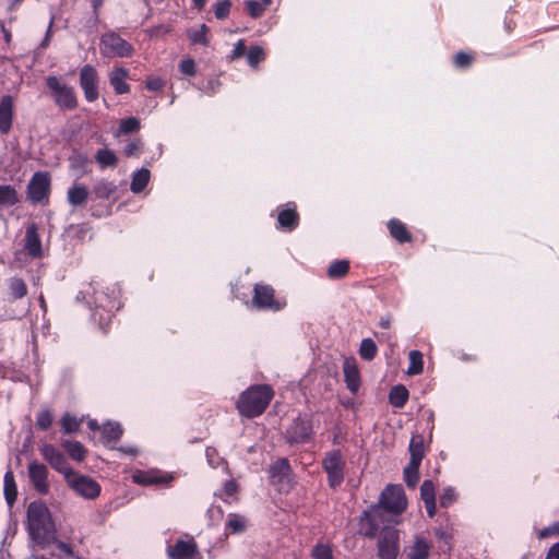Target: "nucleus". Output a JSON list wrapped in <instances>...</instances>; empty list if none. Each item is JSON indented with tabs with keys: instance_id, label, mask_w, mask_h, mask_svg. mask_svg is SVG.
<instances>
[{
	"instance_id": "nucleus-63",
	"label": "nucleus",
	"mask_w": 559,
	"mask_h": 559,
	"mask_svg": "<svg viewBox=\"0 0 559 559\" xmlns=\"http://www.w3.org/2000/svg\"><path fill=\"white\" fill-rule=\"evenodd\" d=\"M87 426L91 430L93 431H96V430H99L100 429V426L98 425L97 420L95 419H91L88 423H87Z\"/></svg>"
},
{
	"instance_id": "nucleus-58",
	"label": "nucleus",
	"mask_w": 559,
	"mask_h": 559,
	"mask_svg": "<svg viewBox=\"0 0 559 559\" xmlns=\"http://www.w3.org/2000/svg\"><path fill=\"white\" fill-rule=\"evenodd\" d=\"M237 491V485L235 481L233 480H228L225 483L224 485V492L227 495V496H233L235 495Z\"/></svg>"
},
{
	"instance_id": "nucleus-6",
	"label": "nucleus",
	"mask_w": 559,
	"mask_h": 559,
	"mask_svg": "<svg viewBox=\"0 0 559 559\" xmlns=\"http://www.w3.org/2000/svg\"><path fill=\"white\" fill-rule=\"evenodd\" d=\"M100 53L106 58H126L133 55V46L115 32L105 33L99 41Z\"/></svg>"
},
{
	"instance_id": "nucleus-46",
	"label": "nucleus",
	"mask_w": 559,
	"mask_h": 559,
	"mask_svg": "<svg viewBox=\"0 0 559 559\" xmlns=\"http://www.w3.org/2000/svg\"><path fill=\"white\" fill-rule=\"evenodd\" d=\"M52 420H53V416H52L51 412L48 409H44V411H40L36 416V426L40 430H47L48 428H50Z\"/></svg>"
},
{
	"instance_id": "nucleus-60",
	"label": "nucleus",
	"mask_w": 559,
	"mask_h": 559,
	"mask_svg": "<svg viewBox=\"0 0 559 559\" xmlns=\"http://www.w3.org/2000/svg\"><path fill=\"white\" fill-rule=\"evenodd\" d=\"M425 507H426L427 514L430 518H433L436 515V512H437L436 500L435 501L425 502Z\"/></svg>"
},
{
	"instance_id": "nucleus-14",
	"label": "nucleus",
	"mask_w": 559,
	"mask_h": 559,
	"mask_svg": "<svg viewBox=\"0 0 559 559\" xmlns=\"http://www.w3.org/2000/svg\"><path fill=\"white\" fill-rule=\"evenodd\" d=\"M98 84L99 76L96 69L91 64L84 66L80 70V86L88 103H93L99 97Z\"/></svg>"
},
{
	"instance_id": "nucleus-28",
	"label": "nucleus",
	"mask_w": 559,
	"mask_h": 559,
	"mask_svg": "<svg viewBox=\"0 0 559 559\" xmlns=\"http://www.w3.org/2000/svg\"><path fill=\"white\" fill-rule=\"evenodd\" d=\"M349 267L348 260H335L329 265L326 275L330 280H341L348 274Z\"/></svg>"
},
{
	"instance_id": "nucleus-18",
	"label": "nucleus",
	"mask_w": 559,
	"mask_h": 559,
	"mask_svg": "<svg viewBox=\"0 0 559 559\" xmlns=\"http://www.w3.org/2000/svg\"><path fill=\"white\" fill-rule=\"evenodd\" d=\"M343 371L347 389L353 394L357 393L360 386V373L354 357H347L344 359Z\"/></svg>"
},
{
	"instance_id": "nucleus-55",
	"label": "nucleus",
	"mask_w": 559,
	"mask_h": 559,
	"mask_svg": "<svg viewBox=\"0 0 559 559\" xmlns=\"http://www.w3.org/2000/svg\"><path fill=\"white\" fill-rule=\"evenodd\" d=\"M164 86L165 82L160 78H150L145 83V87L152 92L160 91Z\"/></svg>"
},
{
	"instance_id": "nucleus-36",
	"label": "nucleus",
	"mask_w": 559,
	"mask_h": 559,
	"mask_svg": "<svg viewBox=\"0 0 559 559\" xmlns=\"http://www.w3.org/2000/svg\"><path fill=\"white\" fill-rule=\"evenodd\" d=\"M95 159L103 168L115 167L118 163L116 154L108 148L98 150L95 155Z\"/></svg>"
},
{
	"instance_id": "nucleus-57",
	"label": "nucleus",
	"mask_w": 559,
	"mask_h": 559,
	"mask_svg": "<svg viewBox=\"0 0 559 559\" xmlns=\"http://www.w3.org/2000/svg\"><path fill=\"white\" fill-rule=\"evenodd\" d=\"M140 147H141V142L140 141H133V142L129 143L126 146L124 153H126L127 156L136 155L138 152L140 151Z\"/></svg>"
},
{
	"instance_id": "nucleus-64",
	"label": "nucleus",
	"mask_w": 559,
	"mask_h": 559,
	"mask_svg": "<svg viewBox=\"0 0 559 559\" xmlns=\"http://www.w3.org/2000/svg\"><path fill=\"white\" fill-rule=\"evenodd\" d=\"M94 12L97 13V10L103 5L104 0H91Z\"/></svg>"
},
{
	"instance_id": "nucleus-8",
	"label": "nucleus",
	"mask_w": 559,
	"mask_h": 559,
	"mask_svg": "<svg viewBox=\"0 0 559 559\" xmlns=\"http://www.w3.org/2000/svg\"><path fill=\"white\" fill-rule=\"evenodd\" d=\"M51 190V178L47 171H37L28 181L27 199L34 204H47Z\"/></svg>"
},
{
	"instance_id": "nucleus-49",
	"label": "nucleus",
	"mask_w": 559,
	"mask_h": 559,
	"mask_svg": "<svg viewBox=\"0 0 559 559\" xmlns=\"http://www.w3.org/2000/svg\"><path fill=\"white\" fill-rule=\"evenodd\" d=\"M420 497L424 502L436 500L435 485L431 480L427 479L421 484Z\"/></svg>"
},
{
	"instance_id": "nucleus-1",
	"label": "nucleus",
	"mask_w": 559,
	"mask_h": 559,
	"mask_svg": "<svg viewBox=\"0 0 559 559\" xmlns=\"http://www.w3.org/2000/svg\"><path fill=\"white\" fill-rule=\"evenodd\" d=\"M27 531L33 540L43 544L55 536V523L44 502L33 501L27 508Z\"/></svg>"
},
{
	"instance_id": "nucleus-44",
	"label": "nucleus",
	"mask_w": 559,
	"mask_h": 559,
	"mask_svg": "<svg viewBox=\"0 0 559 559\" xmlns=\"http://www.w3.org/2000/svg\"><path fill=\"white\" fill-rule=\"evenodd\" d=\"M264 58V50L260 46H252L247 52L248 63L253 68H257Z\"/></svg>"
},
{
	"instance_id": "nucleus-29",
	"label": "nucleus",
	"mask_w": 559,
	"mask_h": 559,
	"mask_svg": "<svg viewBox=\"0 0 559 559\" xmlns=\"http://www.w3.org/2000/svg\"><path fill=\"white\" fill-rule=\"evenodd\" d=\"M16 189L10 185H0V207H10L19 203Z\"/></svg>"
},
{
	"instance_id": "nucleus-40",
	"label": "nucleus",
	"mask_w": 559,
	"mask_h": 559,
	"mask_svg": "<svg viewBox=\"0 0 559 559\" xmlns=\"http://www.w3.org/2000/svg\"><path fill=\"white\" fill-rule=\"evenodd\" d=\"M419 466L414 463H408L404 468V479L408 487L415 488L419 480Z\"/></svg>"
},
{
	"instance_id": "nucleus-3",
	"label": "nucleus",
	"mask_w": 559,
	"mask_h": 559,
	"mask_svg": "<svg viewBox=\"0 0 559 559\" xmlns=\"http://www.w3.org/2000/svg\"><path fill=\"white\" fill-rule=\"evenodd\" d=\"M389 514L380 503L364 511L359 518V533L366 537L374 538L380 531L391 528L389 526L391 523Z\"/></svg>"
},
{
	"instance_id": "nucleus-26",
	"label": "nucleus",
	"mask_w": 559,
	"mask_h": 559,
	"mask_svg": "<svg viewBox=\"0 0 559 559\" xmlns=\"http://www.w3.org/2000/svg\"><path fill=\"white\" fill-rule=\"evenodd\" d=\"M388 228L391 236L400 243L411 242L412 235L408 231L406 225L396 218H392L388 223Z\"/></svg>"
},
{
	"instance_id": "nucleus-20",
	"label": "nucleus",
	"mask_w": 559,
	"mask_h": 559,
	"mask_svg": "<svg viewBox=\"0 0 559 559\" xmlns=\"http://www.w3.org/2000/svg\"><path fill=\"white\" fill-rule=\"evenodd\" d=\"M312 432L311 424L307 419L297 418L287 430L290 442L302 443L309 440Z\"/></svg>"
},
{
	"instance_id": "nucleus-32",
	"label": "nucleus",
	"mask_w": 559,
	"mask_h": 559,
	"mask_svg": "<svg viewBox=\"0 0 559 559\" xmlns=\"http://www.w3.org/2000/svg\"><path fill=\"white\" fill-rule=\"evenodd\" d=\"M117 190L114 182L105 179L98 180L93 186V193L96 199H109Z\"/></svg>"
},
{
	"instance_id": "nucleus-5",
	"label": "nucleus",
	"mask_w": 559,
	"mask_h": 559,
	"mask_svg": "<svg viewBox=\"0 0 559 559\" xmlns=\"http://www.w3.org/2000/svg\"><path fill=\"white\" fill-rule=\"evenodd\" d=\"M322 467L328 476L329 486L338 487L345 478L346 461L341 450L335 449L325 453Z\"/></svg>"
},
{
	"instance_id": "nucleus-16",
	"label": "nucleus",
	"mask_w": 559,
	"mask_h": 559,
	"mask_svg": "<svg viewBox=\"0 0 559 559\" xmlns=\"http://www.w3.org/2000/svg\"><path fill=\"white\" fill-rule=\"evenodd\" d=\"M14 119V99L11 95H4L0 99V134L10 133Z\"/></svg>"
},
{
	"instance_id": "nucleus-17",
	"label": "nucleus",
	"mask_w": 559,
	"mask_h": 559,
	"mask_svg": "<svg viewBox=\"0 0 559 559\" xmlns=\"http://www.w3.org/2000/svg\"><path fill=\"white\" fill-rule=\"evenodd\" d=\"M278 228L287 231L294 230L299 224V214L294 203L278 207L277 212Z\"/></svg>"
},
{
	"instance_id": "nucleus-59",
	"label": "nucleus",
	"mask_w": 559,
	"mask_h": 559,
	"mask_svg": "<svg viewBox=\"0 0 559 559\" xmlns=\"http://www.w3.org/2000/svg\"><path fill=\"white\" fill-rule=\"evenodd\" d=\"M546 559H559V543L554 544L549 548Z\"/></svg>"
},
{
	"instance_id": "nucleus-39",
	"label": "nucleus",
	"mask_w": 559,
	"mask_h": 559,
	"mask_svg": "<svg viewBox=\"0 0 559 559\" xmlns=\"http://www.w3.org/2000/svg\"><path fill=\"white\" fill-rule=\"evenodd\" d=\"M61 428H62V431L64 433H74V432H78L80 427H81V421L70 415V414H64L61 418Z\"/></svg>"
},
{
	"instance_id": "nucleus-24",
	"label": "nucleus",
	"mask_w": 559,
	"mask_h": 559,
	"mask_svg": "<svg viewBox=\"0 0 559 559\" xmlns=\"http://www.w3.org/2000/svg\"><path fill=\"white\" fill-rule=\"evenodd\" d=\"M409 463H414V465H420L423 459L425 457V442L424 437L419 433L414 435L409 442Z\"/></svg>"
},
{
	"instance_id": "nucleus-37",
	"label": "nucleus",
	"mask_w": 559,
	"mask_h": 559,
	"mask_svg": "<svg viewBox=\"0 0 559 559\" xmlns=\"http://www.w3.org/2000/svg\"><path fill=\"white\" fill-rule=\"evenodd\" d=\"M409 366L407 373L411 376L420 374L424 369L423 354L419 350H411L408 354Z\"/></svg>"
},
{
	"instance_id": "nucleus-56",
	"label": "nucleus",
	"mask_w": 559,
	"mask_h": 559,
	"mask_svg": "<svg viewBox=\"0 0 559 559\" xmlns=\"http://www.w3.org/2000/svg\"><path fill=\"white\" fill-rule=\"evenodd\" d=\"M246 51H247V47L245 45V40L243 39H240L237 41V44L235 45L234 49H233V52H231V56L230 58L233 60L235 59H239L241 58L242 56L246 55Z\"/></svg>"
},
{
	"instance_id": "nucleus-13",
	"label": "nucleus",
	"mask_w": 559,
	"mask_h": 559,
	"mask_svg": "<svg viewBox=\"0 0 559 559\" xmlns=\"http://www.w3.org/2000/svg\"><path fill=\"white\" fill-rule=\"evenodd\" d=\"M169 559H203L199 546L193 537L179 538L174 545L167 547Z\"/></svg>"
},
{
	"instance_id": "nucleus-10",
	"label": "nucleus",
	"mask_w": 559,
	"mask_h": 559,
	"mask_svg": "<svg viewBox=\"0 0 559 559\" xmlns=\"http://www.w3.org/2000/svg\"><path fill=\"white\" fill-rule=\"evenodd\" d=\"M252 304L258 309L280 311L286 306L285 299L275 298V290L266 284H255L253 288Z\"/></svg>"
},
{
	"instance_id": "nucleus-47",
	"label": "nucleus",
	"mask_w": 559,
	"mask_h": 559,
	"mask_svg": "<svg viewBox=\"0 0 559 559\" xmlns=\"http://www.w3.org/2000/svg\"><path fill=\"white\" fill-rule=\"evenodd\" d=\"M267 5L269 4H265L263 1L262 3L255 0H249L246 2V9L253 19L260 17Z\"/></svg>"
},
{
	"instance_id": "nucleus-15",
	"label": "nucleus",
	"mask_w": 559,
	"mask_h": 559,
	"mask_svg": "<svg viewBox=\"0 0 559 559\" xmlns=\"http://www.w3.org/2000/svg\"><path fill=\"white\" fill-rule=\"evenodd\" d=\"M43 459L57 472L61 473L66 477L68 472L72 468L69 466L66 456L59 451L53 444L44 443L39 448Z\"/></svg>"
},
{
	"instance_id": "nucleus-45",
	"label": "nucleus",
	"mask_w": 559,
	"mask_h": 559,
	"mask_svg": "<svg viewBox=\"0 0 559 559\" xmlns=\"http://www.w3.org/2000/svg\"><path fill=\"white\" fill-rule=\"evenodd\" d=\"M474 61V55L465 51H459L453 58L454 66L460 69H466L472 66Z\"/></svg>"
},
{
	"instance_id": "nucleus-62",
	"label": "nucleus",
	"mask_w": 559,
	"mask_h": 559,
	"mask_svg": "<svg viewBox=\"0 0 559 559\" xmlns=\"http://www.w3.org/2000/svg\"><path fill=\"white\" fill-rule=\"evenodd\" d=\"M0 26H1V31L3 33L4 40L9 44L12 38L11 32L4 27L3 23H0Z\"/></svg>"
},
{
	"instance_id": "nucleus-38",
	"label": "nucleus",
	"mask_w": 559,
	"mask_h": 559,
	"mask_svg": "<svg viewBox=\"0 0 559 559\" xmlns=\"http://www.w3.org/2000/svg\"><path fill=\"white\" fill-rule=\"evenodd\" d=\"M378 353V347L371 338H364L360 343L359 355L365 360H372Z\"/></svg>"
},
{
	"instance_id": "nucleus-7",
	"label": "nucleus",
	"mask_w": 559,
	"mask_h": 559,
	"mask_svg": "<svg viewBox=\"0 0 559 559\" xmlns=\"http://www.w3.org/2000/svg\"><path fill=\"white\" fill-rule=\"evenodd\" d=\"M64 480L69 488L85 499H96L100 493V486L95 479L74 469L67 473Z\"/></svg>"
},
{
	"instance_id": "nucleus-51",
	"label": "nucleus",
	"mask_w": 559,
	"mask_h": 559,
	"mask_svg": "<svg viewBox=\"0 0 559 559\" xmlns=\"http://www.w3.org/2000/svg\"><path fill=\"white\" fill-rule=\"evenodd\" d=\"M231 8L229 0H222L215 3L214 14L217 20H224L228 16Z\"/></svg>"
},
{
	"instance_id": "nucleus-21",
	"label": "nucleus",
	"mask_w": 559,
	"mask_h": 559,
	"mask_svg": "<svg viewBox=\"0 0 559 559\" xmlns=\"http://www.w3.org/2000/svg\"><path fill=\"white\" fill-rule=\"evenodd\" d=\"M173 479L171 476H164L158 471H135L132 475V480L142 486L159 485L168 483Z\"/></svg>"
},
{
	"instance_id": "nucleus-27",
	"label": "nucleus",
	"mask_w": 559,
	"mask_h": 559,
	"mask_svg": "<svg viewBox=\"0 0 559 559\" xmlns=\"http://www.w3.org/2000/svg\"><path fill=\"white\" fill-rule=\"evenodd\" d=\"M431 549V544L424 537L417 536L414 545L409 548L407 554L408 559H428Z\"/></svg>"
},
{
	"instance_id": "nucleus-9",
	"label": "nucleus",
	"mask_w": 559,
	"mask_h": 559,
	"mask_svg": "<svg viewBox=\"0 0 559 559\" xmlns=\"http://www.w3.org/2000/svg\"><path fill=\"white\" fill-rule=\"evenodd\" d=\"M379 503L390 514L397 515L405 511L407 499L401 485H389L381 492Z\"/></svg>"
},
{
	"instance_id": "nucleus-61",
	"label": "nucleus",
	"mask_w": 559,
	"mask_h": 559,
	"mask_svg": "<svg viewBox=\"0 0 559 559\" xmlns=\"http://www.w3.org/2000/svg\"><path fill=\"white\" fill-rule=\"evenodd\" d=\"M52 25H53V20H51L50 23H49V26H48L47 33L45 35V38H44V40L40 44L41 48H46L49 45Z\"/></svg>"
},
{
	"instance_id": "nucleus-54",
	"label": "nucleus",
	"mask_w": 559,
	"mask_h": 559,
	"mask_svg": "<svg viewBox=\"0 0 559 559\" xmlns=\"http://www.w3.org/2000/svg\"><path fill=\"white\" fill-rule=\"evenodd\" d=\"M180 71L189 76H193L195 74V63L193 59H183L179 64Z\"/></svg>"
},
{
	"instance_id": "nucleus-43",
	"label": "nucleus",
	"mask_w": 559,
	"mask_h": 559,
	"mask_svg": "<svg viewBox=\"0 0 559 559\" xmlns=\"http://www.w3.org/2000/svg\"><path fill=\"white\" fill-rule=\"evenodd\" d=\"M226 526L231 533H241L246 530V519L238 514H229Z\"/></svg>"
},
{
	"instance_id": "nucleus-41",
	"label": "nucleus",
	"mask_w": 559,
	"mask_h": 559,
	"mask_svg": "<svg viewBox=\"0 0 559 559\" xmlns=\"http://www.w3.org/2000/svg\"><path fill=\"white\" fill-rule=\"evenodd\" d=\"M313 559H334L332 546L329 544L318 543L311 552Z\"/></svg>"
},
{
	"instance_id": "nucleus-50",
	"label": "nucleus",
	"mask_w": 559,
	"mask_h": 559,
	"mask_svg": "<svg viewBox=\"0 0 559 559\" xmlns=\"http://www.w3.org/2000/svg\"><path fill=\"white\" fill-rule=\"evenodd\" d=\"M289 472V464L286 459L278 460L274 465L271 466V477L286 476Z\"/></svg>"
},
{
	"instance_id": "nucleus-2",
	"label": "nucleus",
	"mask_w": 559,
	"mask_h": 559,
	"mask_svg": "<svg viewBox=\"0 0 559 559\" xmlns=\"http://www.w3.org/2000/svg\"><path fill=\"white\" fill-rule=\"evenodd\" d=\"M273 395L274 392L267 384L252 385L239 395L236 407L240 415L253 418L265 411Z\"/></svg>"
},
{
	"instance_id": "nucleus-52",
	"label": "nucleus",
	"mask_w": 559,
	"mask_h": 559,
	"mask_svg": "<svg viewBox=\"0 0 559 559\" xmlns=\"http://www.w3.org/2000/svg\"><path fill=\"white\" fill-rule=\"evenodd\" d=\"M549 536H559V521L558 522H555L554 524L547 526V527H544L542 528L538 533H537V537L539 539H545Z\"/></svg>"
},
{
	"instance_id": "nucleus-31",
	"label": "nucleus",
	"mask_w": 559,
	"mask_h": 559,
	"mask_svg": "<svg viewBox=\"0 0 559 559\" xmlns=\"http://www.w3.org/2000/svg\"><path fill=\"white\" fill-rule=\"evenodd\" d=\"M150 170L146 168H141L136 173L133 174L130 189L133 193H140L145 189L150 181Z\"/></svg>"
},
{
	"instance_id": "nucleus-30",
	"label": "nucleus",
	"mask_w": 559,
	"mask_h": 559,
	"mask_svg": "<svg viewBox=\"0 0 559 559\" xmlns=\"http://www.w3.org/2000/svg\"><path fill=\"white\" fill-rule=\"evenodd\" d=\"M62 448L67 451L69 456L78 462H82L86 456V450L79 441L66 440L62 442Z\"/></svg>"
},
{
	"instance_id": "nucleus-11",
	"label": "nucleus",
	"mask_w": 559,
	"mask_h": 559,
	"mask_svg": "<svg viewBox=\"0 0 559 559\" xmlns=\"http://www.w3.org/2000/svg\"><path fill=\"white\" fill-rule=\"evenodd\" d=\"M380 559H396L400 554V533L396 528L381 532L377 543Z\"/></svg>"
},
{
	"instance_id": "nucleus-34",
	"label": "nucleus",
	"mask_w": 559,
	"mask_h": 559,
	"mask_svg": "<svg viewBox=\"0 0 559 559\" xmlns=\"http://www.w3.org/2000/svg\"><path fill=\"white\" fill-rule=\"evenodd\" d=\"M4 496L7 502L12 506L17 497V489L12 471H8L4 475Z\"/></svg>"
},
{
	"instance_id": "nucleus-33",
	"label": "nucleus",
	"mask_w": 559,
	"mask_h": 559,
	"mask_svg": "<svg viewBox=\"0 0 559 559\" xmlns=\"http://www.w3.org/2000/svg\"><path fill=\"white\" fill-rule=\"evenodd\" d=\"M408 400V391L404 385H395L389 394L390 404L394 407H403Z\"/></svg>"
},
{
	"instance_id": "nucleus-25",
	"label": "nucleus",
	"mask_w": 559,
	"mask_h": 559,
	"mask_svg": "<svg viewBox=\"0 0 559 559\" xmlns=\"http://www.w3.org/2000/svg\"><path fill=\"white\" fill-rule=\"evenodd\" d=\"M123 432L122 427L118 423H107L102 429V439L104 444L114 447L115 443L121 438Z\"/></svg>"
},
{
	"instance_id": "nucleus-42",
	"label": "nucleus",
	"mask_w": 559,
	"mask_h": 559,
	"mask_svg": "<svg viewBox=\"0 0 559 559\" xmlns=\"http://www.w3.org/2000/svg\"><path fill=\"white\" fill-rule=\"evenodd\" d=\"M207 31L209 29H207L206 25L202 24V25H200L199 28L189 29L188 37L193 44L206 45L207 44V38H206Z\"/></svg>"
},
{
	"instance_id": "nucleus-23",
	"label": "nucleus",
	"mask_w": 559,
	"mask_h": 559,
	"mask_svg": "<svg viewBox=\"0 0 559 559\" xmlns=\"http://www.w3.org/2000/svg\"><path fill=\"white\" fill-rule=\"evenodd\" d=\"M90 191L84 185L74 183L67 192L68 202L72 206H84L88 200Z\"/></svg>"
},
{
	"instance_id": "nucleus-35",
	"label": "nucleus",
	"mask_w": 559,
	"mask_h": 559,
	"mask_svg": "<svg viewBox=\"0 0 559 559\" xmlns=\"http://www.w3.org/2000/svg\"><path fill=\"white\" fill-rule=\"evenodd\" d=\"M8 287L13 299H21L27 295L26 283L20 277L9 278Z\"/></svg>"
},
{
	"instance_id": "nucleus-4",
	"label": "nucleus",
	"mask_w": 559,
	"mask_h": 559,
	"mask_svg": "<svg viewBox=\"0 0 559 559\" xmlns=\"http://www.w3.org/2000/svg\"><path fill=\"white\" fill-rule=\"evenodd\" d=\"M45 83L51 98L60 109L73 110L78 107V97L74 88L66 84L61 78L49 75L45 79Z\"/></svg>"
},
{
	"instance_id": "nucleus-48",
	"label": "nucleus",
	"mask_w": 559,
	"mask_h": 559,
	"mask_svg": "<svg viewBox=\"0 0 559 559\" xmlns=\"http://www.w3.org/2000/svg\"><path fill=\"white\" fill-rule=\"evenodd\" d=\"M140 128V121L134 118L130 117L127 119H122L119 124V132L123 134L132 133L138 131Z\"/></svg>"
},
{
	"instance_id": "nucleus-53",
	"label": "nucleus",
	"mask_w": 559,
	"mask_h": 559,
	"mask_svg": "<svg viewBox=\"0 0 559 559\" xmlns=\"http://www.w3.org/2000/svg\"><path fill=\"white\" fill-rule=\"evenodd\" d=\"M456 500V492L452 488H445L440 497V504L448 508Z\"/></svg>"
},
{
	"instance_id": "nucleus-19",
	"label": "nucleus",
	"mask_w": 559,
	"mask_h": 559,
	"mask_svg": "<svg viewBox=\"0 0 559 559\" xmlns=\"http://www.w3.org/2000/svg\"><path fill=\"white\" fill-rule=\"evenodd\" d=\"M24 248L33 258H41V241L38 235V227L35 223H31L26 227Z\"/></svg>"
},
{
	"instance_id": "nucleus-12",
	"label": "nucleus",
	"mask_w": 559,
	"mask_h": 559,
	"mask_svg": "<svg viewBox=\"0 0 559 559\" xmlns=\"http://www.w3.org/2000/svg\"><path fill=\"white\" fill-rule=\"evenodd\" d=\"M27 474L33 488L41 496H46L50 491L49 471L48 467L36 460L29 462Z\"/></svg>"
},
{
	"instance_id": "nucleus-22",
	"label": "nucleus",
	"mask_w": 559,
	"mask_h": 559,
	"mask_svg": "<svg viewBox=\"0 0 559 559\" xmlns=\"http://www.w3.org/2000/svg\"><path fill=\"white\" fill-rule=\"evenodd\" d=\"M129 71L124 68H114L109 73V82L116 94H124L130 91L129 84L126 82Z\"/></svg>"
}]
</instances>
